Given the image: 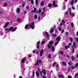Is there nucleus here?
<instances>
[{
    "label": "nucleus",
    "instance_id": "nucleus-1",
    "mask_svg": "<svg viewBox=\"0 0 78 78\" xmlns=\"http://www.w3.org/2000/svg\"><path fill=\"white\" fill-rule=\"evenodd\" d=\"M37 70L38 72H40L41 75H42V73H43L44 75H46V73L47 72V71H46V70H45V69H42L41 71H40V68H38Z\"/></svg>",
    "mask_w": 78,
    "mask_h": 78
},
{
    "label": "nucleus",
    "instance_id": "nucleus-2",
    "mask_svg": "<svg viewBox=\"0 0 78 78\" xmlns=\"http://www.w3.org/2000/svg\"><path fill=\"white\" fill-rule=\"evenodd\" d=\"M53 44V41H49V44H48V48H50L51 47L53 46V45H52Z\"/></svg>",
    "mask_w": 78,
    "mask_h": 78
},
{
    "label": "nucleus",
    "instance_id": "nucleus-3",
    "mask_svg": "<svg viewBox=\"0 0 78 78\" xmlns=\"http://www.w3.org/2000/svg\"><path fill=\"white\" fill-rule=\"evenodd\" d=\"M17 27H16L14 28V27H12L10 28L9 29V31H11V30H12V31L13 32V31H16V30H17Z\"/></svg>",
    "mask_w": 78,
    "mask_h": 78
},
{
    "label": "nucleus",
    "instance_id": "nucleus-4",
    "mask_svg": "<svg viewBox=\"0 0 78 78\" xmlns=\"http://www.w3.org/2000/svg\"><path fill=\"white\" fill-rule=\"evenodd\" d=\"M39 63H40V64H42V61H41V60H37L36 63L35 64V66H38V65H39Z\"/></svg>",
    "mask_w": 78,
    "mask_h": 78
},
{
    "label": "nucleus",
    "instance_id": "nucleus-5",
    "mask_svg": "<svg viewBox=\"0 0 78 78\" xmlns=\"http://www.w3.org/2000/svg\"><path fill=\"white\" fill-rule=\"evenodd\" d=\"M43 53H44V49H41L40 53V56H42Z\"/></svg>",
    "mask_w": 78,
    "mask_h": 78
},
{
    "label": "nucleus",
    "instance_id": "nucleus-6",
    "mask_svg": "<svg viewBox=\"0 0 78 78\" xmlns=\"http://www.w3.org/2000/svg\"><path fill=\"white\" fill-rule=\"evenodd\" d=\"M61 40V37L59 36H58L55 40L56 41H60V40Z\"/></svg>",
    "mask_w": 78,
    "mask_h": 78
},
{
    "label": "nucleus",
    "instance_id": "nucleus-7",
    "mask_svg": "<svg viewBox=\"0 0 78 78\" xmlns=\"http://www.w3.org/2000/svg\"><path fill=\"white\" fill-rule=\"evenodd\" d=\"M9 23L8 22L6 23L5 26V28H7V27H8V25H9Z\"/></svg>",
    "mask_w": 78,
    "mask_h": 78
},
{
    "label": "nucleus",
    "instance_id": "nucleus-8",
    "mask_svg": "<svg viewBox=\"0 0 78 78\" xmlns=\"http://www.w3.org/2000/svg\"><path fill=\"white\" fill-rule=\"evenodd\" d=\"M16 11L17 13H19V12H20V9L19 8H17L16 9Z\"/></svg>",
    "mask_w": 78,
    "mask_h": 78
},
{
    "label": "nucleus",
    "instance_id": "nucleus-9",
    "mask_svg": "<svg viewBox=\"0 0 78 78\" xmlns=\"http://www.w3.org/2000/svg\"><path fill=\"white\" fill-rule=\"evenodd\" d=\"M71 59H72V61H74L75 60V57L73 56H72L71 57Z\"/></svg>",
    "mask_w": 78,
    "mask_h": 78
},
{
    "label": "nucleus",
    "instance_id": "nucleus-10",
    "mask_svg": "<svg viewBox=\"0 0 78 78\" xmlns=\"http://www.w3.org/2000/svg\"><path fill=\"white\" fill-rule=\"evenodd\" d=\"M26 60V58H23L21 60V63H23L24 62H25V61Z\"/></svg>",
    "mask_w": 78,
    "mask_h": 78
},
{
    "label": "nucleus",
    "instance_id": "nucleus-11",
    "mask_svg": "<svg viewBox=\"0 0 78 78\" xmlns=\"http://www.w3.org/2000/svg\"><path fill=\"white\" fill-rule=\"evenodd\" d=\"M41 9H39L38 10H37V11L36 13H37H37H39V14H40V13H41Z\"/></svg>",
    "mask_w": 78,
    "mask_h": 78
},
{
    "label": "nucleus",
    "instance_id": "nucleus-12",
    "mask_svg": "<svg viewBox=\"0 0 78 78\" xmlns=\"http://www.w3.org/2000/svg\"><path fill=\"white\" fill-rule=\"evenodd\" d=\"M51 47L52 48V51H55V48L53 46H51L50 48Z\"/></svg>",
    "mask_w": 78,
    "mask_h": 78
},
{
    "label": "nucleus",
    "instance_id": "nucleus-13",
    "mask_svg": "<svg viewBox=\"0 0 78 78\" xmlns=\"http://www.w3.org/2000/svg\"><path fill=\"white\" fill-rule=\"evenodd\" d=\"M28 27H29V25H28V24H27L25 25V28L26 29H28V28H29Z\"/></svg>",
    "mask_w": 78,
    "mask_h": 78
},
{
    "label": "nucleus",
    "instance_id": "nucleus-14",
    "mask_svg": "<svg viewBox=\"0 0 78 78\" xmlns=\"http://www.w3.org/2000/svg\"><path fill=\"white\" fill-rule=\"evenodd\" d=\"M74 3V0H72L71 2V4L72 6H73V3Z\"/></svg>",
    "mask_w": 78,
    "mask_h": 78
},
{
    "label": "nucleus",
    "instance_id": "nucleus-15",
    "mask_svg": "<svg viewBox=\"0 0 78 78\" xmlns=\"http://www.w3.org/2000/svg\"><path fill=\"white\" fill-rule=\"evenodd\" d=\"M45 34H46V37H47L48 38V37H49V34H48V33L46 32H45Z\"/></svg>",
    "mask_w": 78,
    "mask_h": 78
},
{
    "label": "nucleus",
    "instance_id": "nucleus-16",
    "mask_svg": "<svg viewBox=\"0 0 78 78\" xmlns=\"http://www.w3.org/2000/svg\"><path fill=\"white\" fill-rule=\"evenodd\" d=\"M36 74L37 76H39V73L38 72H36Z\"/></svg>",
    "mask_w": 78,
    "mask_h": 78
},
{
    "label": "nucleus",
    "instance_id": "nucleus-17",
    "mask_svg": "<svg viewBox=\"0 0 78 78\" xmlns=\"http://www.w3.org/2000/svg\"><path fill=\"white\" fill-rule=\"evenodd\" d=\"M41 6H44V1H42V2L41 3Z\"/></svg>",
    "mask_w": 78,
    "mask_h": 78
},
{
    "label": "nucleus",
    "instance_id": "nucleus-18",
    "mask_svg": "<svg viewBox=\"0 0 78 78\" xmlns=\"http://www.w3.org/2000/svg\"><path fill=\"white\" fill-rule=\"evenodd\" d=\"M58 77H59V78H62L63 77H64V76H63V75L61 76L60 74H58Z\"/></svg>",
    "mask_w": 78,
    "mask_h": 78
},
{
    "label": "nucleus",
    "instance_id": "nucleus-19",
    "mask_svg": "<svg viewBox=\"0 0 78 78\" xmlns=\"http://www.w3.org/2000/svg\"><path fill=\"white\" fill-rule=\"evenodd\" d=\"M58 44H59V41H56L55 43V46H56V45H57Z\"/></svg>",
    "mask_w": 78,
    "mask_h": 78
},
{
    "label": "nucleus",
    "instance_id": "nucleus-20",
    "mask_svg": "<svg viewBox=\"0 0 78 78\" xmlns=\"http://www.w3.org/2000/svg\"><path fill=\"white\" fill-rule=\"evenodd\" d=\"M29 26L30 27H31L32 29L33 30V29L34 28V26H32L30 24L29 25Z\"/></svg>",
    "mask_w": 78,
    "mask_h": 78
},
{
    "label": "nucleus",
    "instance_id": "nucleus-21",
    "mask_svg": "<svg viewBox=\"0 0 78 78\" xmlns=\"http://www.w3.org/2000/svg\"><path fill=\"white\" fill-rule=\"evenodd\" d=\"M48 6L49 8H50V7H51L52 5H51V4H48Z\"/></svg>",
    "mask_w": 78,
    "mask_h": 78
},
{
    "label": "nucleus",
    "instance_id": "nucleus-22",
    "mask_svg": "<svg viewBox=\"0 0 78 78\" xmlns=\"http://www.w3.org/2000/svg\"><path fill=\"white\" fill-rule=\"evenodd\" d=\"M54 31V29H53L52 28H51V31H50V33H53V32Z\"/></svg>",
    "mask_w": 78,
    "mask_h": 78
},
{
    "label": "nucleus",
    "instance_id": "nucleus-23",
    "mask_svg": "<svg viewBox=\"0 0 78 78\" xmlns=\"http://www.w3.org/2000/svg\"><path fill=\"white\" fill-rule=\"evenodd\" d=\"M34 18L35 19H36L37 18V15H35L34 16Z\"/></svg>",
    "mask_w": 78,
    "mask_h": 78
},
{
    "label": "nucleus",
    "instance_id": "nucleus-24",
    "mask_svg": "<svg viewBox=\"0 0 78 78\" xmlns=\"http://www.w3.org/2000/svg\"><path fill=\"white\" fill-rule=\"evenodd\" d=\"M56 64V62H54L52 65V67H55V66Z\"/></svg>",
    "mask_w": 78,
    "mask_h": 78
},
{
    "label": "nucleus",
    "instance_id": "nucleus-25",
    "mask_svg": "<svg viewBox=\"0 0 78 78\" xmlns=\"http://www.w3.org/2000/svg\"><path fill=\"white\" fill-rule=\"evenodd\" d=\"M56 5V1H54L53 3L52 6L54 5Z\"/></svg>",
    "mask_w": 78,
    "mask_h": 78
},
{
    "label": "nucleus",
    "instance_id": "nucleus-26",
    "mask_svg": "<svg viewBox=\"0 0 78 78\" xmlns=\"http://www.w3.org/2000/svg\"><path fill=\"white\" fill-rule=\"evenodd\" d=\"M34 12H36V11H37V9L36 8H35L34 9Z\"/></svg>",
    "mask_w": 78,
    "mask_h": 78
},
{
    "label": "nucleus",
    "instance_id": "nucleus-27",
    "mask_svg": "<svg viewBox=\"0 0 78 78\" xmlns=\"http://www.w3.org/2000/svg\"><path fill=\"white\" fill-rule=\"evenodd\" d=\"M62 64L64 66H66L67 65L66 64V63H65L64 62H62Z\"/></svg>",
    "mask_w": 78,
    "mask_h": 78
},
{
    "label": "nucleus",
    "instance_id": "nucleus-28",
    "mask_svg": "<svg viewBox=\"0 0 78 78\" xmlns=\"http://www.w3.org/2000/svg\"><path fill=\"white\" fill-rule=\"evenodd\" d=\"M76 44V43H75V42H74L73 43V46L74 47V48H75Z\"/></svg>",
    "mask_w": 78,
    "mask_h": 78
},
{
    "label": "nucleus",
    "instance_id": "nucleus-29",
    "mask_svg": "<svg viewBox=\"0 0 78 78\" xmlns=\"http://www.w3.org/2000/svg\"><path fill=\"white\" fill-rule=\"evenodd\" d=\"M3 6L4 7H6V6H7V4L6 3V2H5L4 3Z\"/></svg>",
    "mask_w": 78,
    "mask_h": 78
},
{
    "label": "nucleus",
    "instance_id": "nucleus-30",
    "mask_svg": "<svg viewBox=\"0 0 78 78\" xmlns=\"http://www.w3.org/2000/svg\"><path fill=\"white\" fill-rule=\"evenodd\" d=\"M17 21L18 22H20V21H21V19L18 18L17 20Z\"/></svg>",
    "mask_w": 78,
    "mask_h": 78
},
{
    "label": "nucleus",
    "instance_id": "nucleus-31",
    "mask_svg": "<svg viewBox=\"0 0 78 78\" xmlns=\"http://www.w3.org/2000/svg\"><path fill=\"white\" fill-rule=\"evenodd\" d=\"M36 0V5H38V0Z\"/></svg>",
    "mask_w": 78,
    "mask_h": 78
},
{
    "label": "nucleus",
    "instance_id": "nucleus-32",
    "mask_svg": "<svg viewBox=\"0 0 78 78\" xmlns=\"http://www.w3.org/2000/svg\"><path fill=\"white\" fill-rule=\"evenodd\" d=\"M71 27H72V28H73V27H74V25H73V23H71Z\"/></svg>",
    "mask_w": 78,
    "mask_h": 78
},
{
    "label": "nucleus",
    "instance_id": "nucleus-33",
    "mask_svg": "<svg viewBox=\"0 0 78 78\" xmlns=\"http://www.w3.org/2000/svg\"><path fill=\"white\" fill-rule=\"evenodd\" d=\"M71 16H72V17H74L75 16V14L73 13H72Z\"/></svg>",
    "mask_w": 78,
    "mask_h": 78
},
{
    "label": "nucleus",
    "instance_id": "nucleus-34",
    "mask_svg": "<svg viewBox=\"0 0 78 78\" xmlns=\"http://www.w3.org/2000/svg\"><path fill=\"white\" fill-rule=\"evenodd\" d=\"M25 2H23L22 4L23 7H24V6H25Z\"/></svg>",
    "mask_w": 78,
    "mask_h": 78
},
{
    "label": "nucleus",
    "instance_id": "nucleus-35",
    "mask_svg": "<svg viewBox=\"0 0 78 78\" xmlns=\"http://www.w3.org/2000/svg\"><path fill=\"white\" fill-rule=\"evenodd\" d=\"M68 64L69 65V66H71L72 65V62H69L68 63Z\"/></svg>",
    "mask_w": 78,
    "mask_h": 78
},
{
    "label": "nucleus",
    "instance_id": "nucleus-36",
    "mask_svg": "<svg viewBox=\"0 0 78 78\" xmlns=\"http://www.w3.org/2000/svg\"><path fill=\"white\" fill-rule=\"evenodd\" d=\"M44 12H45L44 11H43L41 12V16H43V15L44 14Z\"/></svg>",
    "mask_w": 78,
    "mask_h": 78
},
{
    "label": "nucleus",
    "instance_id": "nucleus-37",
    "mask_svg": "<svg viewBox=\"0 0 78 78\" xmlns=\"http://www.w3.org/2000/svg\"><path fill=\"white\" fill-rule=\"evenodd\" d=\"M70 39L71 41V42H73V39H72V37H70Z\"/></svg>",
    "mask_w": 78,
    "mask_h": 78
},
{
    "label": "nucleus",
    "instance_id": "nucleus-38",
    "mask_svg": "<svg viewBox=\"0 0 78 78\" xmlns=\"http://www.w3.org/2000/svg\"><path fill=\"white\" fill-rule=\"evenodd\" d=\"M71 68L72 69H75V67H74L73 66H71Z\"/></svg>",
    "mask_w": 78,
    "mask_h": 78
},
{
    "label": "nucleus",
    "instance_id": "nucleus-39",
    "mask_svg": "<svg viewBox=\"0 0 78 78\" xmlns=\"http://www.w3.org/2000/svg\"><path fill=\"white\" fill-rule=\"evenodd\" d=\"M68 35H69V32H66V35L67 36H68Z\"/></svg>",
    "mask_w": 78,
    "mask_h": 78
},
{
    "label": "nucleus",
    "instance_id": "nucleus-40",
    "mask_svg": "<svg viewBox=\"0 0 78 78\" xmlns=\"http://www.w3.org/2000/svg\"><path fill=\"white\" fill-rule=\"evenodd\" d=\"M30 1L31 4H33V3H34V1H33V0H30Z\"/></svg>",
    "mask_w": 78,
    "mask_h": 78
},
{
    "label": "nucleus",
    "instance_id": "nucleus-41",
    "mask_svg": "<svg viewBox=\"0 0 78 78\" xmlns=\"http://www.w3.org/2000/svg\"><path fill=\"white\" fill-rule=\"evenodd\" d=\"M31 25H32L33 26H34V23L33 22H32Z\"/></svg>",
    "mask_w": 78,
    "mask_h": 78
},
{
    "label": "nucleus",
    "instance_id": "nucleus-42",
    "mask_svg": "<svg viewBox=\"0 0 78 78\" xmlns=\"http://www.w3.org/2000/svg\"><path fill=\"white\" fill-rule=\"evenodd\" d=\"M48 57L49 58H51V55L50 54H49L48 55Z\"/></svg>",
    "mask_w": 78,
    "mask_h": 78
},
{
    "label": "nucleus",
    "instance_id": "nucleus-43",
    "mask_svg": "<svg viewBox=\"0 0 78 78\" xmlns=\"http://www.w3.org/2000/svg\"><path fill=\"white\" fill-rule=\"evenodd\" d=\"M75 67H78V63H76V65H75Z\"/></svg>",
    "mask_w": 78,
    "mask_h": 78
},
{
    "label": "nucleus",
    "instance_id": "nucleus-44",
    "mask_svg": "<svg viewBox=\"0 0 78 78\" xmlns=\"http://www.w3.org/2000/svg\"><path fill=\"white\" fill-rule=\"evenodd\" d=\"M60 54L61 55H62V54H64V52L62 51H60Z\"/></svg>",
    "mask_w": 78,
    "mask_h": 78
},
{
    "label": "nucleus",
    "instance_id": "nucleus-45",
    "mask_svg": "<svg viewBox=\"0 0 78 78\" xmlns=\"http://www.w3.org/2000/svg\"><path fill=\"white\" fill-rule=\"evenodd\" d=\"M53 37H56V34H52Z\"/></svg>",
    "mask_w": 78,
    "mask_h": 78
},
{
    "label": "nucleus",
    "instance_id": "nucleus-46",
    "mask_svg": "<svg viewBox=\"0 0 78 78\" xmlns=\"http://www.w3.org/2000/svg\"><path fill=\"white\" fill-rule=\"evenodd\" d=\"M38 20H39V22H40V21H41V16H39L38 17Z\"/></svg>",
    "mask_w": 78,
    "mask_h": 78
},
{
    "label": "nucleus",
    "instance_id": "nucleus-47",
    "mask_svg": "<svg viewBox=\"0 0 78 78\" xmlns=\"http://www.w3.org/2000/svg\"><path fill=\"white\" fill-rule=\"evenodd\" d=\"M39 44H40V41H38L37 43V45H39Z\"/></svg>",
    "mask_w": 78,
    "mask_h": 78
},
{
    "label": "nucleus",
    "instance_id": "nucleus-48",
    "mask_svg": "<svg viewBox=\"0 0 78 78\" xmlns=\"http://www.w3.org/2000/svg\"><path fill=\"white\" fill-rule=\"evenodd\" d=\"M53 6H54V7H57V6H58V5H57V4H55Z\"/></svg>",
    "mask_w": 78,
    "mask_h": 78
},
{
    "label": "nucleus",
    "instance_id": "nucleus-49",
    "mask_svg": "<svg viewBox=\"0 0 78 78\" xmlns=\"http://www.w3.org/2000/svg\"><path fill=\"white\" fill-rule=\"evenodd\" d=\"M61 32L62 33H63L64 32V29H62L61 31Z\"/></svg>",
    "mask_w": 78,
    "mask_h": 78
},
{
    "label": "nucleus",
    "instance_id": "nucleus-50",
    "mask_svg": "<svg viewBox=\"0 0 78 78\" xmlns=\"http://www.w3.org/2000/svg\"><path fill=\"white\" fill-rule=\"evenodd\" d=\"M45 41H43L41 43V44L43 45L44 44H45Z\"/></svg>",
    "mask_w": 78,
    "mask_h": 78
},
{
    "label": "nucleus",
    "instance_id": "nucleus-51",
    "mask_svg": "<svg viewBox=\"0 0 78 78\" xmlns=\"http://www.w3.org/2000/svg\"><path fill=\"white\" fill-rule=\"evenodd\" d=\"M37 48H39V45H37Z\"/></svg>",
    "mask_w": 78,
    "mask_h": 78
},
{
    "label": "nucleus",
    "instance_id": "nucleus-52",
    "mask_svg": "<svg viewBox=\"0 0 78 78\" xmlns=\"http://www.w3.org/2000/svg\"><path fill=\"white\" fill-rule=\"evenodd\" d=\"M58 30L59 31H61L62 30V28H61L58 27Z\"/></svg>",
    "mask_w": 78,
    "mask_h": 78
},
{
    "label": "nucleus",
    "instance_id": "nucleus-53",
    "mask_svg": "<svg viewBox=\"0 0 78 78\" xmlns=\"http://www.w3.org/2000/svg\"><path fill=\"white\" fill-rule=\"evenodd\" d=\"M34 73H35L34 72H33V75L32 76L34 77Z\"/></svg>",
    "mask_w": 78,
    "mask_h": 78
},
{
    "label": "nucleus",
    "instance_id": "nucleus-54",
    "mask_svg": "<svg viewBox=\"0 0 78 78\" xmlns=\"http://www.w3.org/2000/svg\"><path fill=\"white\" fill-rule=\"evenodd\" d=\"M65 48L66 49H68V48H67V46H65Z\"/></svg>",
    "mask_w": 78,
    "mask_h": 78
},
{
    "label": "nucleus",
    "instance_id": "nucleus-55",
    "mask_svg": "<svg viewBox=\"0 0 78 78\" xmlns=\"http://www.w3.org/2000/svg\"><path fill=\"white\" fill-rule=\"evenodd\" d=\"M74 52H75V49H73V53H74Z\"/></svg>",
    "mask_w": 78,
    "mask_h": 78
},
{
    "label": "nucleus",
    "instance_id": "nucleus-56",
    "mask_svg": "<svg viewBox=\"0 0 78 78\" xmlns=\"http://www.w3.org/2000/svg\"><path fill=\"white\" fill-rule=\"evenodd\" d=\"M71 8L72 9H75V8H74V7H73V6H72Z\"/></svg>",
    "mask_w": 78,
    "mask_h": 78
},
{
    "label": "nucleus",
    "instance_id": "nucleus-57",
    "mask_svg": "<svg viewBox=\"0 0 78 78\" xmlns=\"http://www.w3.org/2000/svg\"><path fill=\"white\" fill-rule=\"evenodd\" d=\"M28 57H29L30 58H31V55H28Z\"/></svg>",
    "mask_w": 78,
    "mask_h": 78
},
{
    "label": "nucleus",
    "instance_id": "nucleus-58",
    "mask_svg": "<svg viewBox=\"0 0 78 78\" xmlns=\"http://www.w3.org/2000/svg\"><path fill=\"white\" fill-rule=\"evenodd\" d=\"M56 66L57 67V68H58V67L59 66V64H57Z\"/></svg>",
    "mask_w": 78,
    "mask_h": 78
},
{
    "label": "nucleus",
    "instance_id": "nucleus-59",
    "mask_svg": "<svg viewBox=\"0 0 78 78\" xmlns=\"http://www.w3.org/2000/svg\"><path fill=\"white\" fill-rule=\"evenodd\" d=\"M70 70V69L69 68L68 70V72H69Z\"/></svg>",
    "mask_w": 78,
    "mask_h": 78
},
{
    "label": "nucleus",
    "instance_id": "nucleus-60",
    "mask_svg": "<svg viewBox=\"0 0 78 78\" xmlns=\"http://www.w3.org/2000/svg\"><path fill=\"white\" fill-rule=\"evenodd\" d=\"M68 78H72V77L70 76H68Z\"/></svg>",
    "mask_w": 78,
    "mask_h": 78
},
{
    "label": "nucleus",
    "instance_id": "nucleus-61",
    "mask_svg": "<svg viewBox=\"0 0 78 78\" xmlns=\"http://www.w3.org/2000/svg\"><path fill=\"white\" fill-rule=\"evenodd\" d=\"M3 12L1 11H0V14H3Z\"/></svg>",
    "mask_w": 78,
    "mask_h": 78
},
{
    "label": "nucleus",
    "instance_id": "nucleus-62",
    "mask_svg": "<svg viewBox=\"0 0 78 78\" xmlns=\"http://www.w3.org/2000/svg\"><path fill=\"white\" fill-rule=\"evenodd\" d=\"M8 30V28H7L6 29H5V31H7Z\"/></svg>",
    "mask_w": 78,
    "mask_h": 78
},
{
    "label": "nucleus",
    "instance_id": "nucleus-63",
    "mask_svg": "<svg viewBox=\"0 0 78 78\" xmlns=\"http://www.w3.org/2000/svg\"><path fill=\"white\" fill-rule=\"evenodd\" d=\"M76 42H78V38H76Z\"/></svg>",
    "mask_w": 78,
    "mask_h": 78
},
{
    "label": "nucleus",
    "instance_id": "nucleus-64",
    "mask_svg": "<svg viewBox=\"0 0 78 78\" xmlns=\"http://www.w3.org/2000/svg\"><path fill=\"white\" fill-rule=\"evenodd\" d=\"M75 3H76L77 2V0H75Z\"/></svg>",
    "mask_w": 78,
    "mask_h": 78
}]
</instances>
